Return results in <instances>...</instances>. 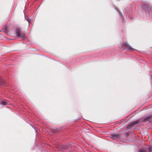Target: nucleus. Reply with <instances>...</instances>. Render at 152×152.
I'll list each match as a JSON object with an SVG mask.
<instances>
[{
	"instance_id": "nucleus-12",
	"label": "nucleus",
	"mask_w": 152,
	"mask_h": 152,
	"mask_svg": "<svg viewBox=\"0 0 152 152\" xmlns=\"http://www.w3.org/2000/svg\"><path fill=\"white\" fill-rule=\"evenodd\" d=\"M149 152H152V145L149 146L148 148L147 149Z\"/></svg>"
},
{
	"instance_id": "nucleus-5",
	"label": "nucleus",
	"mask_w": 152,
	"mask_h": 152,
	"mask_svg": "<svg viewBox=\"0 0 152 152\" xmlns=\"http://www.w3.org/2000/svg\"><path fill=\"white\" fill-rule=\"evenodd\" d=\"M139 123L138 121H136L134 122H132L130 124H129L127 126V127L128 128H129V126H134L136 125L137 124Z\"/></svg>"
},
{
	"instance_id": "nucleus-6",
	"label": "nucleus",
	"mask_w": 152,
	"mask_h": 152,
	"mask_svg": "<svg viewBox=\"0 0 152 152\" xmlns=\"http://www.w3.org/2000/svg\"><path fill=\"white\" fill-rule=\"evenodd\" d=\"M151 117V116H146L144 117L143 119H142V120L143 122H146L147 121L149 120Z\"/></svg>"
},
{
	"instance_id": "nucleus-3",
	"label": "nucleus",
	"mask_w": 152,
	"mask_h": 152,
	"mask_svg": "<svg viewBox=\"0 0 152 152\" xmlns=\"http://www.w3.org/2000/svg\"><path fill=\"white\" fill-rule=\"evenodd\" d=\"M110 135L112 138L114 140H115L119 137L120 134L118 133H115L111 134Z\"/></svg>"
},
{
	"instance_id": "nucleus-18",
	"label": "nucleus",
	"mask_w": 152,
	"mask_h": 152,
	"mask_svg": "<svg viewBox=\"0 0 152 152\" xmlns=\"http://www.w3.org/2000/svg\"><path fill=\"white\" fill-rule=\"evenodd\" d=\"M151 80H152V79H151Z\"/></svg>"
},
{
	"instance_id": "nucleus-2",
	"label": "nucleus",
	"mask_w": 152,
	"mask_h": 152,
	"mask_svg": "<svg viewBox=\"0 0 152 152\" xmlns=\"http://www.w3.org/2000/svg\"><path fill=\"white\" fill-rule=\"evenodd\" d=\"M143 7L145 11L147 18H149L150 15V12L151 9L149 6V4H144L143 6Z\"/></svg>"
},
{
	"instance_id": "nucleus-1",
	"label": "nucleus",
	"mask_w": 152,
	"mask_h": 152,
	"mask_svg": "<svg viewBox=\"0 0 152 152\" xmlns=\"http://www.w3.org/2000/svg\"><path fill=\"white\" fill-rule=\"evenodd\" d=\"M15 32L16 35L17 37H18V39L20 37L23 39H26L24 34L23 32L21 31L20 28H17L15 29Z\"/></svg>"
},
{
	"instance_id": "nucleus-13",
	"label": "nucleus",
	"mask_w": 152,
	"mask_h": 152,
	"mask_svg": "<svg viewBox=\"0 0 152 152\" xmlns=\"http://www.w3.org/2000/svg\"><path fill=\"white\" fill-rule=\"evenodd\" d=\"M27 21L28 22V24L30 23V22H31V18H27L26 19Z\"/></svg>"
},
{
	"instance_id": "nucleus-7",
	"label": "nucleus",
	"mask_w": 152,
	"mask_h": 152,
	"mask_svg": "<svg viewBox=\"0 0 152 152\" xmlns=\"http://www.w3.org/2000/svg\"><path fill=\"white\" fill-rule=\"evenodd\" d=\"M71 147V146H70V145L68 144H66V145H65L63 146V148L64 149H66L68 150H69V149Z\"/></svg>"
},
{
	"instance_id": "nucleus-17",
	"label": "nucleus",
	"mask_w": 152,
	"mask_h": 152,
	"mask_svg": "<svg viewBox=\"0 0 152 152\" xmlns=\"http://www.w3.org/2000/svg\"><path fill=\"white\" fill-rule=\"evenodd\" d=\"M129 132H127V133H125V135L126 137H127V136H128L129 135Z\"/></svg>"
},
{
	"instance_id": "nucleus-9",
	"label": "nucleus",
	"mask_w": 152,
	"mask_h": 152,
	"mask_svg": "<svg viewBox=\"0 0 152 152\" xmlns=\"http://www.w3.org/2000/svg\"><path fill=\"white\" fill-rule=\"evenodd\" d=\"M5 85L4 80L3 79L0 78V86H5Z\"/></svg>"
},
{
	"instance_id": "nucleus-4",
	"label": "nucleus",
	"mask_w": 152,
	"mask_h": 152,
	"mask_svg": "<svg viewBox=\"0 0 152 152\" xmlns=\"http://www.w3.org/2000/svg\"><path fill=\"white\" fill-rule=\"evenodd\" d=\"M122 45L123 47H124L125 46H126L128 48V49H126V50H134V49L132 48L129 44L128 43L126 42V43H123L122 44Z\"/></svg>"
},
{
	"instance_id": "nucleus-16",
	"label": "nucleus",
	"mask_w": 152,
	"mask_h": 152,
	"mask_svg": "<svg viewBox=\"0 0 152 152\" xmlns=\"http://www.w3.org/2000/svg\"><path fill=\"white\" fill-rule=\"evenodd\" d=\"M31 126H32V127L33 128L35 129V132H37V129H36V128H35V127H34L33 126V125H31Z\"/></svg>"
},
{
	"instance_id": "nucleus-8",
	"label": "nucleus",
	"mask_w": 152,
	"mask_h": 152,
	"mask_svg": "<svg viewBox=\"0 0 152 152\" xmlns=\"http://www.w3.org/2000/svg\"><path fill=\"white\" fill-rule=\"evenodd\" d=\"M117 11L118 13V14L119 15L120 18L122 20H123V19L124 18V17L122 13H121V12L118 10H116Z\"/></svg>"
},
{
	"instance_id": "nucleus-10",
	"label": "nucleus",
	"mask_w": 152,
	"mask_h": 152,
	"mask_svg": "<svg viewBox=\"0 0 152 152\" xmlns=\"http://www.w3.org/2000/svg\"><path fill=\"white\" fill-rule=\"evenodd\" d=\"M8 103L6 102L5 101H2L0 102V104L3 106L6 105Z\"/></svg>"
},
{
	"instance_id": "nucleus-14",
	"label": "nucleus",
	"mask_w": 152,
	"mask_h": 152,
	"mask_svg": "<svg viewBox=\"0 0 152 152\" xmlns=\"http://www.w3.org/2000/svg\"><path fill=\"white\" fill-rule=\"evenodd\" d=\"M138 152H145V151L143 149H140L138 151Z\"/></svg>"
},
{
	"instance_id": "nucleus-11",
	"label": "nucleus",
	"mask_w": 152,
	"mask_h": 152,
	"mask_svg": "<svg viewBox=\"0 0 152 152\" xmlns=\"http://www.w3.org/2000/svg\"><path fill=\"white\" fill-rule=\"evenodd\" d=\"M7 28L5 26L4 28L2 29V31L4 32V33H7Z\"/></svg>"
},
{
	"instance_id": "nucleus-15",
	"label": "nucleus",
	"mask_w": 152,
	"mask_h": 152,
	"mask_svg": "<svg viewBox=\"0 0 152 152\" xmlns=\"http://www.w3.org/2000/svg\"><path fill=\"white\" fill-rule=\"evenodd\" d=\"M125 10L127 12V13L128 14L129 13L128 11V7L126 8Z\"/></svg>"
}]
</instances>
